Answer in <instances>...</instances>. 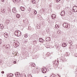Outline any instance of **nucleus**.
<instances>
[{
    "label": "nucleus",
    "instance_id": "nucleus-38",
    "mask_svg": "<svg viewBox=\"0 0 77 77\" xmlns=\"http://www.w3.org/2000/svg\"><path fill=\"white\" fill-rule=\"evenodd\" d=\"M45 77H47V76H45Z\"/></svg>",
    "mask_w": 77,
    "mask_h": 77
},
{
    "label": "nucleus",
    "instance_id": "nucleus-33",
    "mask_svg": "<svg viewBox=\"0 0 77 77\" xmlns=\"http://www.w3.org/2000/svg\"><path fill=\"white\" fill-rule=\"evenodd\" d=\"M50 77H53V75H51Z\"/></svg>",
    "mask_w": 77,
    "mask_h": 77
},
{
    "label": "nucleus",
    "instance_id": "nucleus-15",
    "mask_svg": "<svg viewBox=\"0 0 77 77\" xmlns=\"http://www.w3.org/2000/svg\"><path fill=\"white\" fill-rule=\"evenodd\" d=\"M20 15L19 14H17V15H16V17L17 18H20Z\"/></svg>",
    "mask_w": 77,
    "mask_h": 77
},
{
    "label": "nucleus",
    "instance_id": "nucleus-17",
    "mask_svg": "<svg viewBox=\"0 0 77 77\" xmlns=\"http://www.w3.org/2000/svg\"><path fill=\"white\" fill-rule=\"evenodd\" d=\"M31 66H33V67H35V66H36V65H35V63H33L31 64Z\"/></svg>",
    "mask_w": 77,
    "mask_h": 77
},
{
    "label": "nucleus",
    "instance_id": "nucleus-25",
    "mask_svg": "<svg viewBox=\"0 0 77 77\" xmlns=\"http://www.w3.org/2000/svg\"><path fill=\"white\" fill-rule=\"evenodd\" d=\"M16 45H17V46H19V45H20V43L18 42V44H17Z\"/></svg>",
    "mask_w": 77,
    "mask_h": 77
},
{
    "label": "nucleus",
    "instance_id": "nucleus-18",
    "mask_svg": "<svg viewBox=\"0 0 77 77\" xmlns=\"http://www.w3.org/2000/svg\"><path fill=\"white\" fill-rule=\"evenodd\" d=\"M62 45L63 47H65L66 46V43H63Z\"/></svg>",
    "mask_w": 77,
    "mask_h": 77
},
{
    "label": "nucleus",
    "instance_id": "nucleus-21",
    "mask_svg": "<svg viewBox=\"0 0 77 77\" xmlns=\"http://www.w3.org/2000/svg\"><path fill=\"white\" fill-rule=\"evenodd\" d=\"M28 29H29V30H31V29H32L31 26H29V27H28Z\"/></svg>",
    "mask_w": 77,
    "mask_h": 77
},
{
    "label": "nucleus",
    "instance_id": "nucleus-13",
    "mask_svg": "<svg viewBox=\"0 0 77 77\" xmlns=\"http://www.w3.org/2000/svg\"><path fill=\"white\" fill-rule=\"evenodd\" d=\"M10 46H11L10 45H9V44H8L6 45V48H7L9 49Z\"/></svg>",
    "mask_w": 77,
    "mask_h": 77
},
{
    "label": "nucleus",
    "instance_id": "nucleus-3",
    "mask_svg": "<svg viewBox=\"0 0 77 77\" xmlns=\"http://www.w3.org/2000/svg\"><path fill=\"white\" fill-rule=\"evenodd\" d=\"M42 71L43 73H46L47 71V69H46L45 68H44L42 69Z\"/></svg>",
    "mask_w": 77,
    "mask_h": 77
},
{
    "label": "nucleus",
    "instance_id": "nucleus-4",
    "mask_svg": "<svg viewBox=\"0 0 77 77\" xmlns=\"http://www.w3.org/2000/svg\"><path fill=\"white\" fill-rule=\"evenodd\" d=\"M68 24L67 23H64L63 24V26L64 27H65V28H66L68 27Z\"/></svg>",
    "mask_w": 77,
    "mask_h": 77
},
{
    "label": "nucleus",
    "instance_id": "nucleus-24",
    "mask_svg": "<svg viewBox=\"0 0 77 77\" xmlns=\"http://www.w3.org/2000/svg\"><path fill=\"white\" fill-rule=\"evenodd\" d=\"M27 42L26 41H24V44H26V43H27Z\"/></svg>",
    "mask_w": 77,
    "mask_h": 77
},
{
    "label": "nucleus",
    "instance_id": "nucleus-27",
    "mask_svg": "<svg viewBox=\"0 0 77 77\" xmlns=\"http://www.w3.org/2000/svg\"><path fill=\"white\" fill-rule=\"evenodd\" d=\"M57 1V2H59L60 1V0H56Z\"/></svg>",
    "mask_w": 77,
    "mask_h": 77
},
{
    "label": "nucleus",
    "instance_id": "nucleus-29",
    "mask_svg": "<svg viewBox=\"0 0 77 77\" xmlns=\"http://www.w3.org/2000/svg\"><path fill=\"white\" fill-rule=\"evenodd\" d=\"M4 72H4V71H2V72L1 73H2V74H4Z\"/></svg>",
    "mask_w": 77,
    "mask_h": 77
},
{
    "label": "nucleus",
    "instance_id": "nucleus-9",
    "mask_svg": "<svg viewBox=\"0 0 77 77\" xmlns=\"http://www.w3.org/2000/svg\"><path fill=\"white\" fill-rule=\"evenodd\" d=\"M39 41L40 42H44V40L42 38H40L39 39Z\"/></svg>",
    "mask_w": 77,
    "mask_h": 77
},
{
    "label": "nucleus",
    "instance_id": "nucleus-16",
    "mask_svg": "<svg viewBox=\"0 0 77 77\" xmlns=\"http://www.w3.org/2000/svg\"><path fill=\"white\" fill-rule=\"evenodd\" d=\"M0 26L1 27L2 29H3V27H4L3 26V24H0Z\"/></svg>",
    "mask_w": 77,
    "mask_h": 77
},
{
    "label": "nucleus",
    "instance_id": "nucleus-35",
    "mask_svg": "<svg viewBox=\"0 0 77 77\" xmlns=\"http://www.w3.org/2000/svg\"><path fill=\"white\" fill-rule=\"evenodd\" d=\"M2 62V60H0V63H1Z\"/></svg>",
    "mask_w": 77,
    "mask_h": 77
},
{
    "label": "nucleus",
    "instance_id": "nucleus-31",
    "mask_svg": "<svg viewBox=\"0 0 77 77\" xmlns=\"http://www.w3.org/2000/svg\"><path fill=\"white\" fill-rule=\"evenodd\" d=\"M5 0H1V1H2V2H3V3H4V1Z\"/></svg>",
    "mask_w": 77,
    "mask_h": 77
},
{
    "label": "nucleus",
    "instance_id": "nucleus-8",
    "mask_svg": "<svg viewBox=\"0 0 77 77\" xmlns=\"http://www.w3.org/2000/svg\"><path fill=\"white\" fill-rule=\"evenodd\" d=\"M15 75L17 77H18V76L20 75V73L19 72H16L15 73Z\"/></svg>",
    "mask_w": 77,
    "mask_h": 77
},
{
    "label": "nucleus",
    "instance_id": "nucleus-11",
    "mask_svg": "<svg viewBox=\"0 0 77 77\" xmlns=\"http://www.w3.org/2000/svg\"><path fill=\"white\" fill-rule=\"evenodd\" d=\"M52 19H53L54 20H55V19H56V15L54 14H52Z\"/></svg>",
    "mask_w": 77,
    "mask_h": 77
},
{
    "label": "nucleus",
    "instance_id": "nucleus-10",
    "mask_svg": "<svg viewBox=\"0 0 77 77\" xmlns=\"http://www.w3.org/2000/svg\"><path fill=\"white\" fill-rule=\"evenodd\" d=\"M20 9L22 11H24L25 10V8L23 7H20Z\"/></svg>",
    "mask_w": 77,
    "mask_h": 77
},
{
    "label": "nucleus",
    "instance_id": "nucleus-20",
    "mask_svg": "<svg viewBox=\"0 0 77 77\" xmlns=\"http://www.w3.org/2000/svg\"><path fill=\"white\" fill-rule=\"evenodd\" d=\"M36 14H37V12H36V11L35 10V11H34V15H36Z\"/></svg>",
    "mask_w": 77,
    "mask_h": 77
},
{
    "label": "nucleus",
    "instance_id": "nucleus-1",
    "mask_svg": "<svg viewBox=\"0 0 77 77\" xmlns=\"http://www.w3.org/2000/svg\"><path fill=\"white\" fill-rule=\"evenodd\" d=\"M15 35L17 36H21V32L19 30H16L15 32Z\"/></svg>",
    "mask_w": 77,
    "mask_h": 77
},
{
    "label": "nucleus",
    "instance_id": "nucleus-22",
    "mask_svg": "<svg viewBox=\"0 0 77 77\" xmlns=\"http://www.w3.org/2000/svg\"><path fill=\"white\" fill-rule=\"evenodd\" d=\"M33 4H36V2L35 0H33Z\"/></svg>",
    "mask_w": 77,
    "mask_h": 77
},
{
    "label": "nucleus",
    "instance_id": "nucleus-7",
    "mask_svg": "<svg viewBox=\"0 0 77 77\" xmlns=\"http://www.w3.org/2000/svg\"><path fill=\"white\" fill-rule=\"evenodd\" d=\"M4 35L5 37V38H8L9 36L8 35V33H5V34H4Z\"/></svg>",
    "mask_w": 77,
    "mask_h": 77
},
{
    "label": "nucleus",
    "instance_id": "nucleus-36",
    "mask_svg": "<svg viewBox=\"0 0 77 77\" xmlns=\"http://www.w3.org/2000/svg\"><path fill=\"white\" fill-rule=\"evenodd\" d=\"M32 4H33L34 2H33V1H32Z\"/></svg>",
    "mask_w": 77,
    "mask_h": 77
},
{
    "label": "nucleus",
    "instance_id": "nucleus-30",
    "mask_svg": "<svg viewBox=\"0 0 77 77\" xmlns=\"http://www.w3.org/2000/svg\"><path fill=\"white\" fill-rule=\"evenodd\" d=\"M55 46H56V47H57V48H58V47H59V46H58V45H55Z\"/></svg>",
    "mask_w": 77,
    "mask_h": 77
},
{
    "label": "nucleus",
    "instance_id": "nucleus-12",
    "mask_svg": "<svg viewBox=\"0 0 77 77\" xmlns=\"http://www.w3.org/2000/svg\"><path fill=\"white\" fill-rule=\"evenodd\" d=\"M37 28L39 29H40L41 28V25L40 24H38L37 25Z\"/></svg>",
    "mask_w": 77,
    "mask_h": 77
},
{
    "label": "nucleus",
    "instance_id": "nucleus-23",
    "mask_svg": "<svg viewBox=\"0 0 77 77\" xmlns=\"http://www.w3.org/2000/svg\"><path fill=\"white\" fill-rule=\"evenodd\" d=\"M24 37L25 38H27V35L26 34H25L24 35Z\"/></svg>",
    "mask_w": 77,
    "mask_h": 77
},
{
    "label": "nucleus",
    "instance_id": "nucleus-2",
    "mask_svg": "<svg viewBox=\"0 0 77 77\" xmlns=\"http://www.w3.org/2000/svg\"><path fill=\"white\" fill-rule=\"evenodd\" d=\"M72 9L74 12H77V7L76 6H75Z\"/></svg>",
    "mask_w": 77,
    "mask_h": 77
},
{
    "label": "nucleus",
    "instance_id": "nucleus-26",
    "mask_svg": "<svg viewBox=\"0 0 77 77\" xmlns=\"http://www.w3.org/2000/svg\"><path fill=\"white\" fill-rule=\"evenodd\" d=\"M2 40L0 39V45L1 44V43H2Z\"/></svg>",
    "mask_w": 77,
    "mask_h": 77
},
{
    "label": "nucleus",
    "instance_id": "nucleus-32",
    "mask_svg": "<svg viewBox=\"0 0 77 77\" xmlns=\"http://www.w3.org/2000/svg\"><path fill=\"white\" fill-rule=\"evenodd\" d=\"M58 32H59L60 34L61 33V31H58Z\"/></svg>",
    "mask_w": 77,
    "mask_h": 77
},
{
    "label": "nucleus",
    "instance_id": "nucleus-37",
    "mask_svg": "<svg viewBox=\"0 0 77 77\" xmlns=\"http://www.w3.org/2000/svg\"><path fill=\"white\" fill-rule=\"evenodd\" d=\"M18 44V42L16 44Z\"/></svg>",
    "mask_w": 77,
    "mask_h": 77
},
{
    "label": "nucleus",
    "instance_id": "nucleus-39",
    "mask_svg": "<svg viewBox=\"0 0 77 77\" xmlns=\"http://www.w3.org/2000/svg\"><path fill=\"white\" fill-rule=\"evenodd\" d=\"M3 11H4V10H3Z\"/></svg>",
    "mask_w": 77,
    "mask_h": 77
},
{
    "label": "nucleus",
    "instance_id": "nucleus-14",
    "mask_svg": "<svg viewBox=\"0 0 77 77\" xmlns=\"http://www.w3.org/2000/svg\"><path fill=\"white\" fill-rule=\"evenodd\" d=\"M46 41H50V37H48L46 38Z\"/></svg>",
    "mask_w": 77,
    "mask_h": 77
},
{
    "label": "nucleus",
    "instance_id": "nucleus-28",
    "mask_svg": "<svg viewBox=\"0 0 77 77\" xmlns=\"http://www.w3.org/2000/svg\"><path fill=\"white\" fill-rule=\"evenodd\" d=\"M13 2H14L15 3H16V0H13Z\"/></svg>",
    "mask_w": 77,
    "mask_h": 77
},
{
    "label": "nucleus",
    "instance_id": "nucleus-6",
    "mask_svg": "<svg viewBox=\"0 0 77 77\" xmlns=\"http://www.w3.org/2000/svg\"><path fill=\"white\" fill-rule=\"evenodd\" d=\"M65 15V11H62L61 13V16H64Z\"/></svg>",
    "mask_w": 77,
    "mask_h": 77
},
{
    "label": "nucleus",
    "instance_id": "nucleus-19",
    "mask_svg": "<svg viewBox=\"0 0 77 77\" xmlns=\"http://www.w3.org/2000/svg\"><path fill=\"white\" fill-rule=\"evenodd\" d=\"M20 2V1H18V0H17L16 2V4H18V3H19Z\"/></svg>",
    "mask_w": 77,
    "mask_h": 77
},
{
    "label": "nucleus",
    "instance_id": "nucleus-34",
    "mask_svg": "<svg viewBox=\"0 0 77 77\" xmlns=\"http://www.w3.org/2000/svg\"><path fill=\"white\" fill-rule=\"evenodd\" d=\"M17 63V62L16 61H14V63Z\"/></svg>",
    "mask_w": 77,
    "mask_h": 77
},
{
    "label": "nucleus",
    "instance_id": "nucleus-5",
    "mask_svg": "<svg viewBox=\"0 0 77 77\" xmlns=\"http://www.w3.org/2000/svg\"><path fill=\"white\" fill-rule=\"evenodd\" d=\"M12 12H14V14H15L17 13V10H16V8H13L12 9Z\"/></svg>",
    "mask_w": 77,
    "mask_h": 77
}]
</instances>
